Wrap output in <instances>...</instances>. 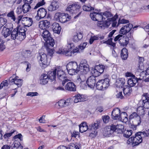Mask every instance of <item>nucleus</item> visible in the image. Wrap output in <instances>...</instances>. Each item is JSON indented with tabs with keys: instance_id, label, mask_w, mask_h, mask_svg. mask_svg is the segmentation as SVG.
<instances>
[{
	"instance_id": "nucleus-1",
	"label": "nucleus",
	"mask_w": 149,
	"mask_h": 149,
	"mask_svg": "<svg viewBox=\"0 0 149 149\" xmlns=\"http://www.w3.org/2000/svg\"><path fill=\"white\" fill-rule=\"evenodd\" d=\"M90 16L93 20L98 21L97 26L102 29L108 28L110 25V23L108 21L103 22L102 21L104 17L102 12L99 13L93 12L90 13Z\"/></svg>"
},
{
	"instance_id": "nucleus-2",
	"label": "nucleus",
	"mask_w": 149,
	"mask_h": 149,
	"mask_svg": "<svg viewBox=\"0 0 149 149\" xmlns=\"http://www.w3.org/2000/svg\"><path fill=\"white\" fill-rule=\"evenodd\" d=\"M42 35L47 43L46 44H45V45H46L47 47L48 45H51L52 47L54 46L55 44L54 40L51 36L50 33L48 30H43Z\"/></svg>"
},
{
	"instance_id": "nucleus-3",
	"label": "nucleus",
	"mask_w": 149,
	"mask_h": 149,
	"mask_svg": "<svg viewBox=\"0 0 149 149\" xmlns=\"http://www.w3.org/2000/svg\"><path fill=\"white\" fill-rule=\"evenodd\" d=\"M57 76L58 79L62 81V85L64 86L65 84L70 81V80L68 79L65 72L61 69L60 66H59L56 68Z\"/></svg>"
},
{
	"instance_id": "nucleus-4",
	"label": "nucleus",
	"mask_w": 149,
	"mask_h": 149,
	"mask_svg": "<svg viewBox=\"0 0 149 149\" xmlns=\"http://www.w3.org/2000/svg\"><path fill=\"white\" fill-rule=\"evenodd\" d=\"M13 139L15 141L11 145L12 149H23V146L21 145L20 142L17 141L18 139L20 141L23 140V136L22 134L19 133L15 135L13 137Z\"/></svg>"
},
{
	"instance_id": "nucleus-5",
	"label": "nucleus",
	"mask_w": 149,
	"mask_h": 149,
	"mask_svg": "<svg viewBox=\"0 0 149 149\" xmlns=\"http://www.w3.org/2000/svg\"><path fill=\"white\" fill-rule=\"evenodd\" d=\"M37 58L39 61L40 66L42 69H45L49 64L50 61L48 62L47 56L46 54H43L41 55L39 54Z\"/></svg>"
},
{
	"instance_id": "nucleus-6",
	"label": "nucleus",
	"mask_w": 149,
	"mask_h": 149,
	"mask_svg": "<svg viewBox=\"0 0 149 149\" xmlns=\"http://www.w3.org/2000/svg\"><path fill=\"white\" fill-rule=\"evenodd\" d=\"M54 17L56 19H58L59 21L62 23H65L71 19L70 16L65 13H57L55 14Z\"/></svg>"
},
{
	"instance_id": "nucleus-7",
	"label": "nucleus",
	"mask_w": 149,
	"mask_h": 149,
	"mask_svg": "<svg viewBox=\"0 0 149 149\" xmlns=\"http://www.w3.org/2000/svg\"><path fill=\"white\" fill-rule=\"evenodd\" d=\"M22 15H20L17 17L18 24H19L20 21L22 19V23L24 25V26L29 27L32 25L33 21L31 18L27 17L22 18Z\"/></svg>"
},
{
	"instance_id": "nucleus-8",
	"label": "nucleus",
	"mask_w": 149,
	"mask_h": 149,
	"mask_svg": "<svg viewBox=\"0 0 149 149\" xmlns=\"http://www.w3.org/2000/svg\"><path fill=\"white\" fill-rule=\"evenodd\" d=\"M80 50L79 48L77 47L73 49L72 51L69 49L67 50V49L61 48L59 49L56 53L59 54L65 55L66 56H71L72 54H74L75 53L78 52Z\"/></svg>"
},
{
	"instance_id": "nucleus-9",
	"label": "nucleus",
	"mask_w": 149,
	"mask_h": 149,
	"mask_svg": "<svg viewBox=\"0 0 149 149\" xmlns=\"http://www.w3.org/2000/svg\"><path fill=\"white\" fill-rule=\"evenodd\" d=\"M81 5L75 3L68 5L66 9V10L71 14H75L79 11Z\"/></svg>"
},
{
	"instance_id": "nucleus-10",
	"label": "nucleus",
	"mask_w": 149,
	"mask_h": 149,
	"mask_svg": "<svg viewBox=\"0 0 149 149\" xmlns=\"http://www.w3.org/2000/svg\"><path fill=\"white\" fill-rule=\"evenodd\" d=\"M79 70L83 74H86L89 71V66L87 62L84 60L81 61L79 65Z\"/></svg>"
},
{
	"instance_id": "nucleus-11",
	"label": "nucleus",
	"mask_w": 149,
	"mask_h": 149,
	"mask_svg": "<svg viewBox=\"0 0 149 149\" xmlns=\"http://www.w3.org/2000/svg\"><path fill=\"white\" fill-rule=\"evenodd\" d=\"M141 78H138L136 77L134 75H133L132 77L128 79L127 81V83L130 86H134L137 84L136 86H138L139 83V81H141Z\"/></svg>"
},
{
	"instance_id": "nucleus-12",
	"label": "nucleus",
	"mask_w": 149,
	"mask_h": 149,
	"mask_svg": "<svg viewBox=\"0 0 149 149\" xmlns=\"http://www.w3.org/2000/svg\"><path fill=\"white\" fill-rule=\"evenodd\" d=\"M65 86V90L70 92H74L76 91V86L72 82L69 81Z\"/></svg>"
},
{
	"instance_id": "nucleus-13",
	"label": "nucleus",
	"mask_w": 149,
	"mask_h": 149,
	"mask_svg": "<svg viewBox=\"0 0 149 149\" xmlns=\"http://www.w3.org/2000/svg\"><path fill=\"white\" fill-rule=\"evenodd\" d=\"M96 81L97 80L95 77L91 76L88 78L86 83L89 87L93 88L96 84Z\"/></svg>"
},
{
	"instance_id": "nucleus-14",
	"label": "nucleus",
	"mask_w": 149,
	"mask_h": 149,
	"mask_svg": "<svg viewBox=\"0 0 149 149\" xmlns=\"http://www.w3.org/2000/svg\"><path fill=\"white\" fill-rule=\"evenodd\" d=\"M47 10L42 8H39L37 11V15L36 17V19L39 20L41 18L45 17L47 14Z\"/></svg>"
},
{
	"instance_id": "nucleus-15",
	"label": "nucleus",
	"mask_w": 149,
	"mask_h": 149,
	"mask_svg": "<svg viewBox=\"0 0 149 149\" xmlns=\"http://www.w3.org/2000/svg\"><path fill=\"white\" fill-rule=\"evenodd\" d=\"M8 24H6L3 28L1 31L2 34L4 36L5 38L9 36L12 29V28H8Z\"/></svg>"
},
{
	"instance_id": "nucleus-16",
	"label": "nucleus",
	"mask_w": 149,
	"mask_h": 149,
	"mask_svg": "<svg viewBox=\"0 0 149 149\" xmlns=\"http://www.w3.org/2000/svg\"><path fill=\"white\" fill-rule=\"evenodd\" d=\"M120 111L119 109L118 108L114 109L111 113L112 118L114 120H118L119 118H120Z\"/></svg>"
},
{
	"instance_id": "nucleus-17",
	"label": "nucleus",
	"mask_w": 149,
	"mask_h": 149,
	"mask_svg": "<svg viewBox=\"0 0 149 149\" xmlns=\"http://www.w3.org/2000/svg\"><path fill=\"white\" fill-rule=\"evenodd\" d=\"M39 26L41 29L43 30H45V29H48L50 26V22L47 20L42 21L40 22Z\"/></svg>"
},
{
	"instance_id": "nucleus-18",
	"label": "nucleus",
	"mask_w": 149,
	"mask_h": 149,
	"mask_svg": "<svg viewBox=\"0 0 149 149\" xmlns=\"http://www.w3.org/2000/svg\"><path fill=\"white\" fill-rule=\"evenodd\" d=\"M135 136L133 139L134 141V146L138 145L142 142L143 138L140 135L138 134V132L135 134Z\"/></svg>"
},
{
	"instance_id": "nucleus-19",
	"label": "nucleus",
	"mask_w": 149,
	"mask_h": 149,
	"mask_svg": "<svg viewBox=\"0 0 149 149\" xmlns=\"http://www.w3.org/2000/svg\"><path fill=\"white\" fill-rule=\"evenodd\" d=\"M52 27L54 33L60 34L61 28L59 24L56 22L53 23Z\"/></svg>"
},
{
	"instance_id": "nucleus-20",
	"label": "nucleus",
	"mask_w": 149,
	"mask_h": 149,
	"mask_svg": "<svg viewBox=\"0 0 149 149\" xmlns=\"http://www.w3.org/2000/svg\"><path fill=\"white\" fill-rule=\"evenodd\" d=\"M66 69H74V70L79 71L77 63L75 61H72L69 62L66 65Z\"/></svg>"
},
{
	"instance_id": "nucleus-21",
	"label": "nucleus",
	"mask_w": 149,
	"mask_h": 149,
	"mask_svg": "<svg viewBox=\"0 0 149 149\" xmlns=\"http://www.w3.org/2000/svg\"><path fill=\"white\" fill-rule=\"evenodd\" d=\"M58 7L57 1H54V0H53L51 5L48 7V10L50 11H54L58 8Z\"/></svg>"
},
{
	"instance_id": "nucleus-22",
	"label": "nucleus",
	"mask_w": 149,
	"mask_h": 149,
	"mask_svg": "<svg viewBox=\"0 0 149 149\" xmlns=\"http://www.w3.org/2000/svg\"><path fill=\"white\" fill-rule=\"evenodd\" d=\"M49 79L48 76L46 74H43L40 77V83L41 84L45 85L47 83Z\"/></svg>"
},
{
	"instance_id": "nucleus-23",
	"label": "nucleus",
	"mask_w": 149,
	"mask_h": 149,
	"mask_svg": "<svg viewBox=\"0 0 149 149\" xmlns=\"http://www.w3.org/2000/svg\"><path fill=\"white\" fill-rule=\"evenodd\" d=\"M129 42V38L127 36H123L121 40H120L119 43L120 46L124 47L127 45Z\"/></svg>"
},
{
	"instance_id": "nucleus-24",
	"label": "nucleus",
	"mask_w": 149,
	"mask_h": 149,
	"mask_svg": "<svg viewBox=\"0 0 149 149\" xmlns=\"http://www.w3.org/2000/svg\"><path fill=\"white\" fill-rule=\"evenodd\" d=\"M105 76L106 77V78L104 79H102V81L103 86V90L108 88L109 85V82L110 80L108 78L109 75L108 74H106Z\"/></svg>"
},
{
	"instance_id": "nucleus-25",
	"label": "nucleus",
	"mask_w": 149,
	"mask_h": 149,
	"mask_svg": "<svg viewBox=\"0 0 149 149\" xmlns=\"http://www.w3.org/2000/svg\"><path fill=\"white\" fill-rule=\"evenodd\" d=\"M79 129L80 132L83 133L89 130V127H88L86 123L83 122L79 125Z\"/></svg>"
},
{
	"instance_id": "nucleus-26",
	"label": "nucleus",
	"mask_w": 149,
	"mask_h": 149,
	"mask_svg": "<svg viewBox=\"0 0 149 149\" xmlns=\"http://www.w3.org/2000/svg\"><path fill=\"white\" fill-rule=\"evenodd\" d=\"M16 29H18V32L19 35H21V36L22 37V39H24L26 38V34L25 32L26 31L27 29L25 30L24 29V28H21V27L19 26H18L17 28Z\"/></svg>"
},
{
	"instance_id": "nucleus-27",
	"label": "nucleus",
	"mask_w": 149,
	"mask_h": 149,
	"mask_svg": "<svg viewBox=\"0 0 149 149\" xmlns=\"http://www.w3.org/2000/svg\"><path fill=\"white\" fill-rule=\"evenodd\" d=\"M68 100H61L56 103V105H58L60 108L63 107L68 106L69 103L68 102Z\"/></svg>"
},
{
	"instance_id": "nucleus-28",
	"label": "nucleus",
	"mask_w": 149,
	"mask_h": 149,
	"mask_svg": "<svg viewBox=\"0 0 149 149\" xmlns=\"http://www.w3.org/2000/svg\"><path fill=\"white\" fill-rule=\"evenodd\" d=\"M95 68H96L101 74L104 71H106L108 70V67L107 65H98L96 66L95 67Z\"/></svg>"
},
{
	"instance_id": "nucleus-29",
	"label": "nucleus",
	"mask_w": 149,
	"mask_h": 149,
	"mask_svg": "<svg viewBox=\"0 0 149 149\" xmlns=\"http://www.w3.org/2000/svg\"><path fill=\"white\" fill-rule=\"evenodd\" d=\"M74 97L75 98L74 99V102L75 103L83 102L86 100V98L84 97V96L79 94L75 95Z\"/></svg>"
},
{
	"instance_id": "nucleus-30",
	"label": "nucleus",
	"mask_w": 149,
	"mask_h": 149,
	"mask_svg": "<svg viewBox=\"0 0 149 149\" xmlns=\"http://www.w3.org/2000/svg\"><path fill=\"white\" fill-rule=\"evenodd\" d=\"M56 69L52 71H49L47 73L48 77L49 79L51 80V81H53L55 80L56 75Z\"/></svg>"
},
{
	"instance_id": "nucleus-31",
	"label": "nucleus",
	"mask_w": 149,
	"mask_h": 149,
	"mask_svg": "<svg viewBox=\"0 0 149 149\" xmlns=\"http://www.w3.org/2000/svg\"><path fill=\"white\" fill-rule=\"evenodd\" d=\"M121 57L123 60H125L128 57V52L127 49L125 48H123L120 53Z\"/></svg>"
},
{
	"instance_id": "nucleus-32",
	"label": "nucleus",
	"mask_w": 149,
	"mask_h": 149,
	"mask_svg": "<svg viewBox=\"0 0 149 149\" xmlns=\"http://www.w3.org/2000/svg\"><path fill=\"white\" fill-rule=\"evenodd\" d=\"M100 123L99 121H96L94 123L89 125V130H93L98 129L100 125Z\"/></svg>"
},
{
	"instance_id": "nucleus-33",
	"label": "nucleus",
	"mask_w": 149,
	"mask_h": 149,
	"mask_svg": "<svg viewBox=\"0 0 149 149\" xmlns=\"http://www.w3.org/2000/svg\"><path fill=\"white\" fill-rule=\"evenodd\" d=\"M112 132L109 127L106 126L104 129L103 135L106 137H109L112 134Z\"/></svg>"
},
{
	"instance_id": "nucleus-34",
	"label": "nucleus",
	"mask_w": 149,
	"mask_h": 149,
	"mask_svg": "<svg viewBox=\"0 0 149 149\" xmlns=\"http://www.w3.org/2000/svg\"><path fill=\"white\" fill-rule=\"evenodd\" d=\"M123 92L125 95L129 96L132 91V88L128 86H125L123 87Z\"/></svg>"
},
{
	"instance_id": "nucleus-35",
	"label": "nucleus",
	"mask_w": 149,
	"mask_h": 149,
	"mask_svg": "<svg viewBox=\"0 0 149 149\" xmlns=\"http://www.w3.org/2000/svg\"><path fill=\"white\" fill-rule=\"evenodd\" d=\"M83 38L82 33L81 32L77 33L73 38V40L75 42H77L81 40Z\"/></svg>"
},
{
	"instance_id": "nucleus-36",
	"label": "nucleus",
	"mask_w": 149,
	"mask_h": 149,
	"mask_svg": "<svg viewBox=\"0 0 149 149\" xmlns=\"http://www.w3.org/2000/svg\"><path fill=\"white\" fill-rule=\"evenodd\" d=\"M11 38L13 40H15L19 35L18 32V29H14L11 32Z\"/></svg>"
},
{
	"instance_id": "nucleus-37",
	"label": "nucleus",
	"mask_w": 149,
	"mask_h": 149,
	"mask_svg": "<svg viewBox=\"0 0 149 149\" xmlns=\"http://www.w3.org/2000/svg\"><path fill=\"white\" fill-rule=\"evenodd\" d=\"M30 4L24 3L22 6V10L23 12L25 13L28 12L31 9V7Z\"/></svg>"
},
{
	"instance_id": "nucleus-38",
	"label": "nucleus",
	"mask_w": 149,
	"mask_h": 149,
	"mask_svg": "<svg viewBox=\"0 0 149 149\" xmlns=\"http://www.w3.org/2000/svg\"><path fill=\"white\" fill-rule=\"evenodd\" d=\"M134 122L135 123L137 122V123H135L134 125H132L130 126V128L134 130H136L137 126L140 124L141 123L140 117H139L136 119H134Z\"/></svg>"
},
{
	"instance_id": "nucleus-39",
	"label": "nucleus",
	"mask_w": 149,
	"mask_h": 149,
	"mask_svg": "<svg viewBox=\"0 0 149 149\" xmlns=\"http://www.w3.org/2000/svg\"><path fill=\"white\" fill-rule=\"evenodd\" d=\"M138 134H140L141 136L144 139L146 137H147L149 135V129H146L143 132H138Z\"/></svg>"
},
{
	"instance_id": "nucleus-40",
	"label": "nucleus",
	"mask_w": 149,
	"mask_h": 149,
	"mask_svg": "<svg viewBox=\"0 0 149 149\" xmlns=\"http://www.w3.org/2000/svg\"><path fill=\"white\" fill-rule=\"evenodd\" d=\"M118 15L117 14H116L114 16V17H112L111 18H108L107 20L108 21H107L109 22H113L112 24V26L113 27H115L116 26V25L117 24V22H114L115 21H116L117 19V18H118ZM110 23V22H109Z\"/></svg>"
},
{
	"instance_id": "nucleus-41",
	"label": "nucleus",
	"mask_w": 149,
	"mask_h": 149,
	"mask_svg": "<svg viewBox=\"0 0 149 149\" xmlns=\"http://www.w3.org/2000/svg\"><path fill=\"white\" fill-rule=\"evenodd\" d=\"M124 126L122 125H117L116 132L118 134H122L124 131Z\"/></svg>"
},
{
	"instance_id": "nucleus-42",
	"label": "nucleus",
	"mask_w": 149,
	"mask_h": 149,
	"mask_svg": "<svg viewBox=\"0 0 149 149\" xmlns=\"http://www.w3.org/2000/svg\"><path fill=\"white\" fill-rule=\"evenodd\" d=\"M7 16L8 17H11V19H12L13 21L17 23V18H16L15 16L14 12L12 10L9 12L7 14Z\"/></svg>"
},
{
	"instance_id": "nucleus-43",
	"label": "nucleus",
	"mask_w": 149,
	"mask_h": 149,
	"mask_svg": "<svg viewBox=\"0 0 149 149\" xmlns=\"http://www.w3.org/2000/svg\"><path fill=\"white\" fill-rule=\"evenodd\" d=\"M125 82V80L124 78H120L119 80L117 82V86L119 88H122Z\"/></svg>"
},
{
	"instance_id": "nucleus-44",
	"label": "nucleus",
	"mask_w": 149,
	"mask_h": 149,
	"mask_svg": "<svg viewBox=\"0 0 149 149\" xmlns=\"http://www.w3.org/2000/svg\"><path fill=\"white\" fill-rule=\"evenodd\" d=\"M22 55L25 58H29L31 56V52L30 50H26L23 51L22 53Z\"/></svg>"
},
{
	"instance_id": "nucleus-45",
	"label": "nucleus",
	"mask_w": 149,
	"mask_h": 149,
	"mask_svg": "<svg viewBox=\"0 0 149 149\" xmlns=\"http://www.w3.org/2000/svg\"><path fill=\"white\" fill-rule=\"evenodd\" d=\"M16 131L14 130H12L9 132L6 133L3 136V138L7 140Z\"/></svg>"
},
{
	"instance_id": "nucleus-46",
	"label": "nucleus",
	"mask_w": 149,
	"mask_h": 149,
	"mask_svg": "<svg viewBox=\"0 0 149 149\" xmlns=\"http://www.w3.org/2000/svg\"><path fill=\"white\" fill-rule=\"evenodd\" d=\"M147 99L142 100V105L145 109L149 108V97L147 98Z\"/></svg>"
},
{
	"instance_id": "nucleus-47",
	"label": "nucleus",
	"mask_w": 149,
	"mask_h": 149,
	"mask_svg": "<svg viewBox=\"0 0 149 149\" xmlns=\"http://www.w3.org/2000/svg\"><path fill=\"white\" fill-rule=\"evenodd\" d=\"M67 148V149H80V146L79 145H76L73 143H71Z\"/></svg>"
},
{
	"instance_id": "nucleus-48",
	"label": "nucleus",
	"mask_w": 149,
	"mask_h": 149,
	"mask_svg": "<svg viewBox=\"0 0 149 149\" xmlns=\"http://www.w3.org/2000/svg\"><path fill=\"white\" fill-rule=\"evenodd\" d=\"M102 81V79L100 80L96 83V87L97 89L103 90Z\"/></svg>"
},
{
	"instance_id": "nucleus-49",
	"label": "nucleus",
	"mask_w": 149,
	"mask_h": 149,
	"mask_svg": "<svg viewBox=\"0 0 149 149\" xmlns=\"http://www.w3.org/2000/svg\"><path fill=\"white\" fill-rule=\"evenodd\" d=\"M100 72H99L96 68H95V67L94 69L93 68L91 70V74L93 75L92 76L95 77L96 78L101 74Z\"/></svg>"
},
{
	"instance_id": "nucleus-50",
	"label": "nucleus",
	"mask_w": 149,
	"mask_h": 149,
	"mask_svg": "<svg viewBox=\"0 0 149 149\" xmlns=\"http://www.w3.org/2000/svg\"><path fill=\"white\" fill-rule=\"evenodd\" d=\"M18 78V77L17 76L15 77L14 84L17 85L18 87H20L22 85V80L21 79H17Z\"/></svg>"
},
{
	"instance_id": "nucleus-51",
	"label": "nucleus",
	"mask_w": 149,
	"mask_h": 149,
	"mask_svg": "<svg viewBox=\"0 0 149 149\" xmlns=\"http://www.w3.org/2000/svg\"><path fill=\"white\" fill-rule=\"evenodd\" d=\"M45 46L46 48V49L47 52V55L50 56H52L54 54V50L53 49H50L49 47L50 46H51L49 45H48L47 47L45 45Z\"/></svg>"
},
{
	"instance_id": "nucleus-52",
	"label": "nucleus",
	"mask_w": 149,
	"mask_h": 149,
	"mask_svg": "<svg viewBox=\"0 0 149 149\" xmlns=\"http://www.w3.org/2000/svg\"><path fill=\"white\" fill-rule=\"evenodd\" d=\"M132 133V130H125L124 132L123 136L127 138H129L131 135Z\"/></svg>"
},
{
	"instance_id": "nucleus-53",
	"label": "nucleus",
	"mask_w": 149,
	"mask_h": 149,
	"mask_svg": "<svg viewBox=\"0 0 149 149\" xmlns=\"http://www.w3.org/2000/svg\"><path fill=\"white\" fill-rule=\"evenodd\" d=\"M67 70L68 73L70 75H73L75 74V73H77L79 71V70H74V69H66Z\"/></svg>"
},
{
	"instance_id": "nucleus-54",
	"label": "nucleus",
	"mask_w": 149,
	"mask_h": 149,
	"mask_svg": "<svg viewBox=\"0 0 149 149\" xmlns=\"http://www.w3.org/2000/svg\"><path fill=\"white\" fill-rule=\"evenodd\" d=\"M83 9L84 10L86 11H90L94 10V8L91 7L90 5L88 6L84 5L83 6Z\"/></svg>"
},
{
	"instance_id": "nucleus-55",
	"label": "nucleus",
	"mask_w": 149,
	"mask_h": 149,
	"mask_svg": "<svg viewBox=\"0 0 149 149\" xmlns=\"http://www.w3.org/2000/svg\"><path fill=\"white\" fill-rule=\"evenodd\" d=\"M127 113L125 112H122L120 113V118H119L118 120H124L125 118L127 119Z\"/></svg>"
},
{
	"instance_id": "nucleus-56",
	"label": "nucleus",
	"mask_w": 149,
	"mask_h": 149,
	"mask_svg": "<svg viewBox=\"0 0 149 149\" xmlns=\"http://www.w3.org/2000/svg\"><path fill=\"white\" fill-rule=\"evenodd\" d=\"M5 42L1 38H0V51H3L6 48L5 46L4 45Z\"/></svg>"
},
{
	"instance_id": "nucleus-57",
	"label": "nucleus",
	"mask_w": 149,
	"mask_h": 149,
	"mask_svg": "<svg viewBox=\"0 0 149 149\" xmlns=\"http://www.w3.org/2000/svg\"><path fill=\"white\" fill-rule=\"evenodd\" d=\"M16 77V75L13 74L12 76L10 77L9 79V83L10 85L14 84Z\"/></svg>"
},
{
	"instance_id": "nucleus-58",
	"label": "nucleus",
	"mask_w": 149,
	"mask_h": 149,
	"mask_svg": "<svg viewBox=\"0 0 149 149\" xmlns=\"http://www.w3.org/2000/svg\"><path fill=\"white\" fill-rule=\"evenodd\" d=\"M7 20L3 17H0V26H3L6 23Z\"/></svg>"
},
{
	"instance_id": "nucleus-59",
	"label": "nucleus",
	"mask_w": 149,
	"mask_h": 149,
	"mask_svg": "<svg viewBox=\"0 0 149 149\" xmlns=\"http://www.w3.org/2000/svg\"><path fill=\"white\" fill-rule=\"evenodd\" d=\"M123 26L125 27L126 31H127V33H128L130 31L132 28L133 26L132 24H129Z\"/></svg>"
},
{
	"instance_id": "nucleus-60",
	"label": "nucleus",
	"mask_w": 149,
	"mask_h": 149,
	"mask_svg": "<svg viewBox=\"0 0 149 149\" xmlns=\"http://www.w3.org/2000/svg\"><path fill=\"white\" fill-rule=\"evenodd\" d=\"M102 14L103 15L105 16L106 18L110 17L113 16V15L111 13L108 11H107L104 13H102Z\"/></svg>"
},
{
	"instance_id": "nucleus-61",
	"label": "nucleus",
	"mask_w": 149,
	"mask_h": 149,
	"mask_svg": "<svg viewBox=\"0 0 149 149\" xmlns=\"http://www.w3.org/2000/svg\"><path fill=\"white\" fill-rule=\"evenodd\" d=\"M103 122L105 123H107L109 120V117L108 115L103 116L102 117Z\"/></svg>"
},
{
	"instance_id": "nucleus-62",
	"label": "nucleus",
	"mask_w": 149,
	"mask_h": 149,
	"mask_svg": "<svg viewBox=\"0 0 149 149\" xmlns=\"http://www.w3.org/2000/svg\"><path fill=\"white\" fill-rule=\"evenodd\" d=\"M45 4V2L44 0H42V1L38 3L34 8V9H36L39 7L44 5Z\"/></svg>"
},
{
	"instance_id": "nucleus-63",
	"label": "nucleus",
	"mask_w": 149,
	"mask_h": 149,
	"mask_svg": "<svg viewBox=\"0 0 149 149\" xmlns=\"http://www.w3.org/2000/svg\"><path fill=\"white\" fill-rule=\"evenodd\" d=\"M129 22V21L128 20L125 19H122L120 20V19L118 21L117 26H118L120 24H125L128 23Z\"/></svg>"
},
{
	"instance_id": "nucleus-64",
	"label": "nucleus",
	"mask_w": 149,
	"mask_h": 149,
	"mask_svg": "<svg viewBox=\"0 0 149 149\" xmlns=\"http://www.w3.org/2000/svg\"><path fill=\"white\" fill-rule=\"evenodd\" d=\"M87 44V42H84L83 44H81L79 46V49H81V50L84 49L85 48Z\"/></svg>"
}]
</instances>
